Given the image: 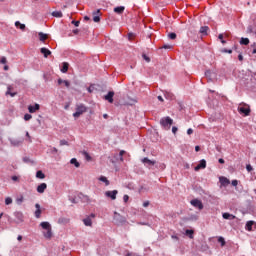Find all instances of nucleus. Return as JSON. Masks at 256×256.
<instances>
[{"mask_svg":"<svg viewBox=\"0 0 256 256\" xmlns=\"http://www.w3.org/2000/svg\"><path fill=\"white\" fill-rule=\"evenodd\" d=\"M220 183L221 185H223L224 187H226V185H229V183H231V181H229V179H227L226 177H220Z\"/></svg>","mask_w":256,"mask_h":256,"instance_id":"412c9836","label":"nucleus"},{"mask_svg":"<svg viewBox=\"0 0 256 256\" xmlns=\"http://www.w3.org/2000/svg\"><path fill=\"white\" fill-rule=\"evenodd\" d=\"M142 57H143V60L146 61L147 63L151 62V58H149V56H147V54H143Z\"/></svg>","mask_w":256,"mask_h":256,"instance_id":"a19ab883","label":"nucleus"},{"mask_svg":"<svg viewBox=\"0 0 256 256\" xmlns=\"http://www.w3.org/2000/svg\"><path fill=\"white\" fill-rule=\"evenodd\" d=\"M83 113H87V106L84 104H78L76 106V112L73 114V117H81Z\"/></svg>","mask_w":256,"mask_h":256,"instance_id":"20e7f679","label":"nucleus"},{"mask_svg":"<svg viewBox=\"0 0 256 256\" xmlns=\"http://www.w3.org/2000/svg\"><path fill=\"white\" fill-rule=\"evenodd\" d=\"M23 201H25V197H23V195H20V196L16 199L17 205H21V203H23Z\"/></svg>","mask_w":256,"mask_h":256,"instance_id":"473e14b6","label":"nucleus"},{"mask_svg":"<svg viewBox=\"0 0 256 256\" xmlns=\"http://www.w3.org/2000/svg\"><path fill=\"white\" fill-rule=\"evenodd\" d=\"M60 145L63 147V145H69V142L67 140H60Z\"/></svg>","mask_w":256,"mask_h":256,"instance_id":"49530a36","label":"nucleus"},{"mask_svg":"<svg viewBox=\"0 0 256 256\" xmlns=\"http://www.w3.org/2000/svg\"><path fill=\"white\" fill-rule=\"evenodd\" d=\"M195 232L193 230H186L185 234L188 235L189 239H193V234Z\"/></svg>","mask_w":256,"mask_h":256,"instance_id":"72a5a7b5","label":"nucleus"},{"mask_svg":"<svg viewBox=\"0 0 256 256\" xmlns=\"http://www.w3.org/2000/svg\"><path fill=\"white\" fill-rule=\"evenodd\" d=\"M253 225H255V222L254 221H248L246 223V230L247 231H253Z\"/></svg>","mask_w":256,"mask_h":256,"instance_id":"5701e85b","label":"nucleus"},{"mask_svg":"<svg viewBox=\"0 0 256 256\" xmlns=\"http://www.w3.org/2000/svg\"><path fill=\"white\" fill-rule=\"evenodd\" d=\"M0 63H1L2 65H5V64L7 63V58H6L5 56L1 57Z\"/></svg>","mask_w":256,"mask_h":256,"instance_id":"37998d69","label":"nucleus"},{"mask_svg":"<svg viewBox=\"0 0 256 256\" xmlns=\"http://www.w3.org/2000/svg\"><path fill=\"white\" fill-rule=\"evenodd\" d=\"M240 44L241 45H248L249 44V38H241Z\"/></svg>","mask_w":256,"mask_h":256,"instance_id":"f704fd0d","label":"nucleus"},{"mask_svg":"<svg viewBox=\"0 0 256 256\" xmlns=\"http://www.w3.org/2000/svg\"><path fill=\"white\" fill-rule=\"evenodd\" d=\"M238 113L243 115V117H249L251 115V107L245 103H241L238 106Z\"/></svg>","mask_w":256,"mask_h":256,"instance_id":"f257e3e1","label":"nucleus"},{"mask_svg":"<svg viewBox=\"0 0 256 256\" xmlns=\"http://www.w3.org/2000/svg\"><path fill=\"white\" fill-rule=\"evenodd\" d=\"M218 39H220V41L223 45H225V43H227L225 40H223V34H219Z\"/></svg>","mask_w":256,"mask_h":256,"instance_id":"a18cd8bd","label":"nucleus"},{"mask_svg":"<svg viewBox=\"0 0 256 256\" xmlns=\"http://www.w3.org/2000/svg\"><path fill=\"white\" fill-rule=\"evenodd\" d=\"M65 85V87H71V83L68 80H63L61 78L58 79V85Z\"/></svg>","mask_w":256,"mask_h":256,"instance_id":"a211bd4d","label":"nucleus"},{"mask_svg":"<svg viewBox=\"0 0 256 256\" xmlns=\"http://www.w3.org/2000/svg\"><path fill=\"white\" fill-rule=\"evenodd\" d=\"M238 59H239V61H243V55L239 54Z\"/></svg>","mask_w":256,"mask_h":256,"instance_id":"e2e57ef3","label":"nucleus"},{"mask_svg":"<svg viewBox=\"0 0 256 256\" xmlns=\"http://www.w3.org/2000/svg\"><path fill=\"white\" fill-rule=\"evenodd\" d=\"M11 89H13L12 86L7 87L6 95H10V97H15V95H17V93L16 92H11Z\"/></svg>","mask_w":256,"mask_h":256,"instance_id":"b1692460","label":"nucleus"},{"mask_svg":"<svg viewBox=\"0 0 256 256\" xmlns=\"http://www.w3.org/2000/svg\"><path fill=\"white\" fill-rule=\"evenodd\" d=\"M123 201H124V203H127V201H129V195H124L123 196Z\"/></svg>","mask_w":256,"mask_h":256,"instance_id":"09e8293b","label":"nucleus"},{"mask_svg":"<svg viewBox=\"0 0 256 256\" xmlns=\"http://www.w3.org/2000/svg\"><path fill=\"white\" fill-rule=\"evenodd\" d=\"M114 223L115 225H125V223H127V219L121 214L114 212Z\"/></svg>","mask_w":256,"mask_h":256,"instance_id":"39448f33","label":"nucleus"},{"mask_svg":"<svg viewBox=\"0 0 256 256\" xmlns=\"http://www.w3.org/2000/svg\"><path fill=\"white\" fill-rule=\"evenodd\" d=\"M125 12L124 6H118L114 8V13H117V15H123Z\"/></svg>","mask_w":256,"mask_h":256,"instance_id":"dca6fc26","label":"nucleus"},{"mask_svg":"<svg viewBox=\"0 0 256 256\" xmlns=\"http://www.w3.org/2000/svg\"><path fill=\"white\" fill-rule=\"evenodd\" d=\"M67 71H69V63L63 62L61 72L62 73H67Z\"/></svg>","mask_w":256,"mask_h":256,"instance_id":"4be33fe9","label":"nucleus"},{"mask_svg":"<svg viewBox=\"0 0 256 256\" xmlns=\"http://www.w3.org/2000/svg\"><path fill=\"white\" fill-rule=\"evenodd\" d=\"M113 97H115V92L109 91L107 95L104 96V99L108 101V103H113Z\"/></svg>","mask_w":256,"mask_h":256,"instance_id":"9d476101","label":"nucleus"},{"mask_svg":"<svg viewBox=\"0 0 256 256\" xmlns=\"http://www.w3.org/2000/svg\"><path fill=\"white\" fill-rule=\"evenodd\" d=\"M70 163H71V165H75V167H77V168L81 167V164L79 163V161H77V158H72L70 160Z\"/></svg>","mask_w":256,"mask_h":256,"instance_id":"393cba45","label":"nucleus"},{"mask_svg":"<svg viewBox=\"0 0 256 256\" xmlns=\"http://www.w3.org/2000/svg\"><path fill=\"white\" fill-rule=\"evenodd\" d=\"M118 194H119V191L113 190V191H106L104 195L108 199H111L112 201H115V199H117Z\"/></svg>","mask_w":256,"mask_h":256,"instance_id":"423d86ee","label":"nucleus"},{"mask_svg":"<svg viewBox=\"0 0 256 256\" xmlns=\"http://www.w3.org/2000/svg\"><path fill=\"white\" fill-rule=\"evenodd\" d=\"M218 243H221V247H225V238L219 237L218 238Z\"/></svg>","mask_w":256,"mask_h":256,"instance_id":"e433bc0d","label":"nucleus"},{"mask_svg":"<svg viewBox=\"0 0 256 256\" xmlns=\"http://www.w3.org/2000/svg\"><path fill=\"white\" fill-rule=\"evenodd\" d=\"M17 239H18V241H23V236L19 235V236L17 237Z\"/></svg>","mask_w":256,"mask_h":256,"instance_id":"0e129e2a","label":"nucleus"},{"mask_svg":"<svg viewBox=\"0 0 256 256\" xmlns=\"http://www.w3.org/2000/svg\"><path fill=\"white\" fill-rule=\"evenodd\" d=\"M11 203H13V199L11 197H7L5 199V205H11Z\"/></svg>","mask_w":256,"mask_h":256,"instance_id":"58836bf2","label":"nucleus"},{"mask_svg":"<svg viewBox=\"0 0 256 256\" xmlns=\"http://www.w3.org/2000/svg\"><path fill=\"white\" fill-rule=\"evenodd\" d=\"M95 219V214H91L90 216H87L83 219V223L86 227H91L93 225V220Z\"/></svg>","mask_w":256,"mask_h":256,"instance_id":"6e6552de","label":"nucleus"},{"mask_svg":"<svg viewBox=\"0 0 256 256\" xmlns=\"http://www.w3.org/2000/svg\"><path fill=\"white\" fill-rule=\"evenodd\" d=\"M158 100H160L161 102H163V96H158Z\"/></svg>","mask_w":256,"mask_h":256,"instance_id":"338daca9","label":"nucleus"},{"mask_svg":"<svg viewBox=\"0 0 256 256\" xmlns=\"http://www.w3.org/2000/svg\"><path fill=\"white\" fill-rule=\"evenodd\" d=\"M223 219H228L229 221H233V219H235V215L233 214H229L227 212L222 214Z\"/></svg>","mask_w":256,"mask_h":256,"instance_id":"f3484780","label":"nucleus"},{"mask_svg":"<svg viewBox=\"0 0 256 256\" xmlns=\"http://www.w3.org/2000/svg\"><path fill=\"white\" fill-rule=\"evenodd\" d=\"M40 53H42V55H44L45 59H47V57H49V55H51V50L43 47L40 49Z\"/></svg>","mask_w":256,"mask_h":256,"instance_id":"2eb2a0df","label":"nucleus"},{"mask_svg":"<svg viewBox=\"0 0 256 256\" xmlns=\"http://www.w3.org/2000/svg\"><path fill=\"white\" fill-rule=\"evenodd\" d=\"M103 117H104L105 119H109V115H108V114H103Z\"/></svg>","mask_w":256,"mask_h":256,"instance_id":"774afa93","label":"nucleus"},{"mask_svg":"<svg viewBox=\"0 0 256 256\" xmlns=\"http://www.w3.org/2000/svg\"><path fill=\"white\" fill-rule=\"evenodd\" d=\"M232 185H233V187H237V185H239V181L232 180Z\"/></svg>","mask_w":256,"mask_h":256,"instance_id":"8fccbe9b","label":"nucleus"},{"mask_svg":"<svg viewBox=\"0 0 256 256\" xmlns=\"http://www.w3.org/2000/svg\"><path fill=\"white\" fill-rule=\"evenodd\" d=\"M177 131H178L177 127L173 126L172 127V133H174V135H175V133H177Z\"/></svg>","mask_w":256,"mask_h":256,"instance_id":"5fc2aeb1","label":"nucleus"},{"mask_svg":"<svg viewBox=\"0 0 256 256\" xmlns=\"http://www.w3.org/2000/svg\"><path fill=\"white\" fill-rule=\"evenodd\" d=\"M47 189V183H41L37 186L36 191L37 193H45V190Z\"/></svg>","mask_w":256,"mask_h":256,"instance_id":"ddd939ff","label":"nucleus"},{"mask_svg":"<svg viewBox=\"0 0 256 256\" xmlns=\"http://www.w3.org/2000/svg\"><path fill=\"white\" fill-rule=\"evenodd\" d=\"M195 151H196V152L201 151V147H199V146H195Z\"/></svg>","mask_w":256,"mask_h":256,"instance_id":"052dcab7","label":"nucleus"},{"mask_svg":"<svg viewBox=\"0 0 256 256\" xmlns=\"http://www.w3.org/2000/svg\"><path fill=\"white\" fill-rule=\"evenodd\" d=\"M143 207H149V201H145V202L143 203Z\"/></svg>","mask_w":256,"mask_h":256,"instance_id":"4d7b16f0","label":"nucleus"},{"mask_svg":"<svg viewBox=\"0 0 256 256\" xmlns=\"http://www.w3.org/2000/svg\"><path fill=\"white\" fill-rule=\"evenodd\" d=\"M39 109H41V106L39 104H35L28 106V111L29 113H37V111H39Z\"/></svg>","mask_w":256,"mask_h":256,"instance_id":"f8f14e48","label":"nucleus"},{"mask_svg":"<svg viewBox=\"0 0 256 256\" xmlns=\"http://www.w3.org/2000/svg\"><path fill=\"white\" fill-rule=\"evenodd\" d=\"M31 119H33V116L31 114L24 115V121H31Z\"/></svg>","mask_w":256,"mask_h":256,"instance_id":"4c0bfd02","label":"nucleus"},{"mask_svg":"<svg viewBox=\"0 0 256 256\" xmlns=\"http://www.w3.org/2000/svg\"><path fill=\"white\" fill-rule=\"evenodd\" d=\"M187 135H193V129L189 128V129L187 130Z\"/></svg>","mask_w":256,"mask_h":256,"instance_id":"864d4df0","label":"nucleus"},{"mask_svg":"<svg viewBox=\"0 0 256 256\" xmlns=\"http://www.w3.org/2000/svg\"><path fill=\"white\" fill-rule=\"evenodd\" d=\"M162 49H173V46L165 44L164 46H162Z\"/></svg>","mask_w":256,"mask_h":256,"instance_id":"de8ad7c7","label":"nucleus"},{"mask_svg":"<svg viewBox=\"0 0 256 256\" xmlns=\"http://www.w3.org/2000/svg\"><path fill=\"white\" fill-rule=\"evenodd\" d=\"M246 170L248 171V173H251V171H253V166H251V164H247Z\"/></svg>","mask_w":256,"mask_h":256,"instance_id":"c03bdc74","label":"nucleus"},{"mask_svg":"<svg viewBox=\"0 0 256 256\" xmlns=\"http://www.w3.org/2000/svg\"><path fill=\"white\" fill-rule=\"evenodd\" d=\"M26 137H28V141L31 143V136L29 135V132H26Z\"/></svg>","mask_w":256,"mask_h":256,"instance_id":"6e6d98bb","label":"nucleus"},{"mask_svg":"<svg viewBox=\"0 0 256 256\" xmlns=\"http://www.w3.org/2000/svg\"><path fill=\"white\" fill-rule=\"evenodd\" d=\"M99 181H101L102 183H105L106 187H109V185H111V182H109V180L105 176H100Z\"/></svg>","mask_w":256,"mask_h":256,"instance_id":"aec40b11","label":"nucleus"},{"mask_svg":"<svg viewBox=\"0 0 256 256\" xmlns=\"http://www.w3.org/2000/svg\"><path fill=\"white\" fill-rule=\"evenodd\" d=\"M224 53H229V54H231V53H233V50H227V49H225V50H224Z\"/></svg>","mask_w":256,"mask_h":256,"instance_id":"bf43d9fd","label":"nucleus"},{"mask_svg":"<svg viewBox=\"0 0 256 256\" xmlns=\"http://www.w3.org/2000/svg\"><path fill=\"white\" fill-rule=\"evenodd\" d=\"M37 179H45V173L43 171L39 170L36 172Z\"/></svg>","mask_w":256,"mask_h":256,"instance_id":"bb28decb","label":"nucleus"},{"mask_svg":"<svg viewBox=\"0 0 256 256\" xmlns=\"http://www.w3.org/2000/svg\"><path fill=\"white\" fill-rule=\"evenodd\" d=\"M207 167V161L202 159L200 163L194 168L195 171H199L200 169H205Z\"/></svg>","mask_w":256,"mask_h":256,"instance_id":"9b49d317","label":"nucleus"},{"mask_svg":"<svg viewBox=\"0 0 256 256\" xmlns=\"http://www.w3.org/2000/svg\"><path fill=\"white\" fill-rule=\"evenodd\" d=\"M15 27L21 29V31H25V24H21L19 21L15 22Z\"/></svg>","mask_w":256,"mask_h":256,"instance_id":"c85d7f7f","label":"nucleus"},{"mask_svg":"<svg viewBox=\"0 0 256 256\" xmlns=\"http://www.w3.org/2000/svg\"><path fill=\"white\" fill-rule=\"evenodd\" d=\"M169 39L175 40L177 39V34L175 32H171L168 34Z\"/></svg>","mask_w":256,"mask_h":256,"instance_id":"c9c22d12","label":"nucleus"},{"mask_svg":"<svg viewBox=\"0 0 256 256\" xmlns=\"http://www.w3.org/2000/svg\"><path fill=\"white\" fill-rule=\"evenodd\" d=\"M209 31V28H208V26H202L201 28H200V33L202 34V35H207V32Z\"/></svg>","mask_w":256,"mask_h":256,"instance_id":"c756f323","label":"nucleus"},{"mask_svg":"<svg viewBox=\"0 0 256 256\" xmlns=\"http://www.w3.org/2000/svg\"><path fill=\"white\" fill-rule=\"evenodd\" d=\"M52 17L61 18V17H63V12H61V11H54V12H52Z\"/></svg>","mask_w":256,"mask_h":256,"instance_id":"7c9ffc66","label":"nucleus"},{"mask_svg":"<svg viewBox=\"0 0 256 256\" xmlns=\"http://www.w3.org/2000/svg\"><path fill=\"white\" fill-rule=\"evenodd\" d=\"M160 125L165 129L166 131H169L171 129V125H173V119L171 117L166 116L160 119Z\"/></svg>","mask_w":256,"mask_h":256,"instance_id":"7ed1b4c3","label":"nucleus"},{"mask_svg":"<svg viewBox=\"0 0 256 256\" xmlns=\"http://www.w3.org/2000/svg\"><path fill=\"white\" fill-rule=\"evenodd\" d=\"M247 32L248 33H253V26H248Z\"/></svg>","mask_w":256,"mask_h":256,"instance_id":"603ef678","label":"nucleus"},{"mask_svg":"<svg viewBox=\"0 0 256 256\" xmlns=\"http://www.w3.org/2000/svg\"><path fill=\"white\" fill-rule=\"evenodd\" d=\"M82 155L84 156L86 161H93V158L87 153V151H82Z\"/></svg>","mask_w":256,"mask_h":256,"instance_id":"a878e982","label":"nucleus"},{"mask_svg":"<svg viewBox=\"0 0 256 256\" xmlns=\"http://www.w3.org/2000/svg\"><path fill=\"white\" fill-rule=\"evenodd\" d=\"M35 208H36V211H35V218L36 219H39L41 217V205H39L38 203L35 204Z\"/></svg>","mask_w":256,"mask_h":256,"instance_id":"4468645a","label":"nucleus"},{"mask_svg":"<svg viewBox=\"0 0 256 256\" xmlns=\"http://www.w3.org/2000/svg\"><path fill=\"white\" fill-rule=\"evenodd\" d=\"M40 227L44 229L46 232H44V237L46 239H51L53 237V232L51 231V224L49 222H41Z\"/></svg>","mask_w":256,"mask_h":256,"instance_id":"f03ea898","label":"nucleus"},{"mask_svg":"<svg viewBox=\"0 0 256 256\" xmlns=\"http://www.w3.org/2000/svg\"><path fill=\"white\" fill-rule=\"evenodd\" d=\"M164 95L166 99H169L170 101H173V99H175V95H173V93L166 92Z\"/></svg>","mask_w":256,"mask_h":256,"instance_id":"2f4dec72","label":"nucleus"},{"mask_svg":"<svg viewBox=\"0 0 256 256\" xmlns=\"http://www.w3.org/2000/svg\"><path fill=\"white\" fill-rule=\"evenodd\" d=\"M92 15H93L94 23H99V21H101V10L100 9L93 11Z\"/></svg>","mask_w":256,"mask_h":256,"instance_id":"1a4fd4ad","label":"nucleus"},{"mask_svg":"<svg viewBox=\"0 0 256 256\" xmlns=\"http://www.w3.org/2000/svg\"><path fill=\"white\" fill-rule=\"evenodd\" d=\"M123 155H125V150H121L120 153H119V157H120V161H121V162L124 161Z\"/></svg>","mask_w":256,"mask_h":256,"instance_id":"79ce46f5","label":"nucleus"},{"mask_svg":"<svg viewBox=\"0 0 256 256\" xmlns=\"http://www.w3.org/2000/svg\"><path fill=\"white\" fill-rule=\"evenodd\" d=\"M218 162L223 165V163H225V160H224L223 158H220V159L218 160Z\"/></svg>","mask_w":256,"mask_h":256,"instance_id":"680f3d73","label":"nucleus"},{"mask_svg":"<svg viewBox=\"0 0 256 256\" xmlns=\"http://www.w3.org/2000/svg\"><path fill=\"white\" fill-rule=\"evenodd\" d=\"M128 39L129 41H133V39H135V33L133 32L128 33Z\"/></svg>","mask_w":256,"mask_h":256,"instance_id":"ea45409f","label":"nucleus"},{"mask_svg":"<svg viewBox=\"0 0 256 256\" xmlns=\"http://www.w3.org/2000/svg\"><path fill=\"white\" fill-rule=\"evenodd\" d=\"M190 204L193 206V207H196V209H199V211H202L203 209V202H201V200L199 199H193L190 201Z\"/></svg>","mask_w":256,"mask_h":256,"instance_id":"0eeeda50","label":"nucleus"},{"mask_svg":"<svg viewBox=\"0 0 256 256\" xmlns=\"http://www.w3.org/2000/svg\"><path fill=\"white\" fill-rule=\"evenodd\" d=\"M12 181H19V177H17V176H12Z\"/></svg>","mask_w":256,"mask_h":256,"instance_id":"13d9d810","label":"nucleus"},{"mask_svg":"<svg viewBox=\"0 0 256 256\" xmlns=\"http://www.w3.org/2000/svg\"><path fill=\"white\" fill-rule=\"evenodd\" d=\"M142 163H146L147 165H155V161L150 160L149 158L142 159Z\"/></svg>","mask_w":256,"mask_h":256,"instance_id":"cd10ccee","label":"nucleus"},{"mask_svg":"<svg viewBox=\"0 0 256 256\" xmlns=\"http://www.w3.org/2000/svg\"><path fill=\"white\" fill-rule=\"evenodd\" d=\"M80 23L81 22L79 21H75V20L72 21V24L75 25V27H79Z\"/></svg>","mask_w":256,"mask_h":256,"instance_id":"3c124183","label":"nucleus"},{"mask_svg":"<svg viewBox=\"0 0 256 256\" xmlns=\"http://www.w3.org/2000/svg\"><path fill=\"white\" fill-rule=\"evenodd\" d=\"M4 71H9V66L5 65L4 66Z\"/></svg>","mask_w":256,"mask_h":256,"instance_id":"69168bd1","label":"nucleus"},{"mask_svg":"<svg viewBox=\"0 0 256 256\" xmlns=\"http://www.w3.org/2000/svg\"><path fill=\"white\" fill-rule=\"evenodd\" d=\"M38 36H39L40 41H42V42H45V41H47V39H49V36L43 32H39Z\"/></svg>","mask_w":256,"mask_h":256,"instance_id":"6ab92c4d","label":"nucleus"}]
</instances>
